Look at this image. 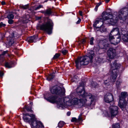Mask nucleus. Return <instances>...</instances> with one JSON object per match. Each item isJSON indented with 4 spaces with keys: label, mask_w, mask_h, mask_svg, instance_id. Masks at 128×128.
Returning <instances> with one entry per match:
<instances>
[{
    "label": "nucleus",
    "mask_w": 128,
    "mask_h": 128,
    "mask_svg": "<svg viewBox=\"0 0 128 128\" xmlns=\"http://www.w3.org/2000/svg\"><path fill=\"white\" fill-rule=\"evenodd\" d=\"M42 12L45 15L48 16L50 15L52 13L51 9L50 8H48L46 10L42 11Z\"/></svg>",
    "instance_id": "obj_21"
},
{
    "label": "nucleus",
    "mask_w": 128,
    "mask_h": 128,
    "mask_svg": "<svg viewBox=\"0 0 128 128\" xmlns=\"http://www.w3.org/2000/svg\"><path fill=\"white\" fill-rule=\"evenodd\" d=\"M94 40V38L93 37H92L90 38V44L91 45H92L94 44L93 41Z\"/></svg>",
    "instance_id": "obj_36"
},
{
    "label": "nucleus",
    "mask_w": 128,
    "mask_h": 128,
    "mask_svg": "<svg viewBox=\"0 0 128 128\" xmlns=\"http://www.w3.org/2000/svg\"><path fill=\"white\" fill-rule=\"evenodd\" d=\"M120 126L119 123H116L112 125V128H120Z\"/></svg>",
    "instance_id": "obj_32"
},
{
    "label": "nucleus",
    "mask_w": 128,
    "mask_h": 128,
    "mask_svg": "<svg viewBox=\"0 0 128 128\" xmlns=\"http://www.w3.org/2000/svg\"><path fill=\"white\" fill-rule=\"evenodd\" d=\"M72 82H77L79 80V78L78 77L76 76H75L73 78L72 80Z\"/></svg>",
    "instance_id": "obj_30"
},
{
    "label": "nucleus",
    "mask_w": 128,
    "mask_h": 128,
    "mask_svg": "<svg viewBox=\"0 0 128 128\" xmlns=\"http://www.w3.org/2000/svg\"><path fill=\"white\" fill-rule=\"evenodd\" d=\"M53 25L52 21L50 19H48L46 22L40 26V29L47 32L48 34H50L52 32Z\"/></svg>",
    "instance_id": "obj_5"
},
{
    "label": "nucleus",
    "mask_w": 128,
    "mask_h": 128,
    "mask_svg": "<svg viewBox=\"0 0 128 128\" xmlns=\"http://www.w3.org/2000/svg\"><path fill=\"white\" fill-rule=\"evenodd\" d=\"M121 82L119 80H118L116 82V84L117 88H118L119 86L120 85Z\"/></svg>",
    "instance_id": "obj_40"
},
{
    "label": "nucleus",
    "mask_w": 128,
    "mask_h": 128,
    "mask_svg": "<svg viewBox=\"0 0 128 128\" xmlns=\"http://www.w3.org/2000/svg\"><path fill=\"white\" fill-rule=\"evenodd\" d=\"M101 4V3L100 2L98 3L95 7V8L94 9L96 11H97L98 10V6H100Z\"/></svg>",
    "instance_id": "obj_35"
},
{
    "label": "nucleus",
    "mask_w": 128,
    "mask_h": 128,
    "mask_svg": "<svg viewBox=\"0 0 128 128\" xmlns=\"http://www.w3.org/2000/svg\"><path fill=\"white\" fill-rule=\"evenodd\" d=\"M37 38V36H31L29 39V41L30 42H35L34 40H36Z\"/></svg>",
    "instance_id": "obj_25"
},
{
    "label": "nucleus",
    "mask_w": 128,
    "mask_h": 128,
    "mask_svg": "<svg viewBox=\"0 0 128 128\" xmlns=\"http://www.w3.org/2000/svg\"><path fill=\"white\" fill-rule=\"evenodd\" d=\"M128 15V8H125L121 9L119 12L118 17L121 20H124Z\"/></svg>",
    "instance_id": "obj_10"
},
{
    "label": "nucleus",
    "mask_w": 128,
    "mask_h": 128,
    "mask_svg": "<svg viewBox=\"0 0 128 128\" xmlns=\"http://www.w3.org/2000/svg\"><path fill=\"white\" fill-rule=\"evenodd\" d=\"M122 38L124 42H128V33L124 34V32H122L121 34Z\"/></svg>",
    "instance_id": "obj_20"
},
{
    "label": "nucleus",
    "mask_w": 128,
    "mask_h": 128,
    "mask_svg": "<svg viewBox=\"0 0 128 128\" xmlns=\"http://www.w3.org/2000/svg\"><path fill=\"white\" fill-rule=\"evenodd\" d=\"M23 115L24 116H30L31 118V119H34L35 118V116L32 114H29L28 113H23Z\"/></svg>",
    "instance_id": "obj_26"
},
{
    "label": "nucleus",
    "mask_w": 128,
    "mask_h": 128,
    "mask_svg": "<svg viewBox=\"0 0 128 128\" xmlns=\"http://www.w3.org/2000/svg\"><path fill=\"white\" fill-rule=\"evenodd\" d=\"M13 62H6L5 64L6 67L10 68L13 66Z\"/></svg>",
    "instance_id": "obj_22"
},
{
    "label": "nucleus",
    "mask_w": 128,
    "mask_h": 128,
    "mask_svg": "<svg viewBox=\"0 0 128 128\" xmlns=\"http://www.w3.org/2000/svg\"><path fill=\"white\" fill-rule=\"evenodd\" d=\"M6 26V24H3L2 22H1L0 23V27H4Z\"/></svg>",
    "instance_id": "obj_46"
},
{
    "label": "nucleus",
    "mask_w": 128,
    "mask_h": 128,
    "mask_svg": "<svg viewBox=\"0 0 128 128\" xmlns=\"http://www.w3.org/2000/svg\"><path fill=\"white\" fill-rule=\"evenodd\" d=\"M109 38L110 43L114 45L117 44L120 41V35L116 36L114 38L112 34H109Z\"/></svg>",
    "instance_id": "obj_11"
},
{
    "label": "nucleus",
    "mask_w": 128,
    "mask_h": 128,
    "mask_svg": "<svg viewBox=\"0 0 128 128\" xmlns=\"http://www.w3.org/2000/svg\"><path fill=\"white\" fill-rule=\"evenodd\" d=\"M54 74V73L53 72L52 74H49L47 77V80L48 81H50L52 80L55 77V75Z\"/></svg>",
    "instance_id": "obj_23"
},
{
    "label": "nucleus",
    "mask_w": 128,
    "mask_h": 128,
    "mask_svg": "<svg viewBox=\"0 0 128 128\" xmlns=\"http://www.w3.org/2000/svg\"><path fill=\"white\" fill-rule=\"evenodd\" d=\"M109 108L112 117L116 116L118 114V106L112 105L110 106Z\"/></svg>",
    "instance_id": "obj_13"
},
{
    "label": "nucleus",
    "mask_w": 128,
    "mask_h": 128,
    "mask_svg": "<svg viewBox=\"0 0 128 128\" xmlns=\"http://www.w3.org/2000/svg\"><path fill=\"white\" fill-rule=\"evenodd\" d=\"M14 15L12 14H10L7 16V18L8 19H13L14 18Z\"/></svg>",
    "instance_id": "obj_33"
},
{
    "label": "nucleus",
    "mask_w": 128,
    "mask_h": 128,
    "mask_svg": "<svg viewBox=\"0 0 128 128\" xmlns=\"http://www.w3.org/2000/svg\"><path fill=\"white\" fill-rule=\"evenodd\" d=\"M84 100L83 99H80L76 98H74L72 100V104L76 105L78 104L79 102L82 104L84 105V104L82 103V102Z\"/></svg>",
    "instance_id": "obj_19"
},
{
    "label": "nucleus",
    "mask_w": 128,
    "mask_h": 128,
    "mask_svg": "<svg viewBox=\"0 0 128 128\" xmlns=\"http://www.w3.org/2000/svg\"><path fill=\"white\" fill-rule=\"evenodd\" d=\"M86 42V40L84 39H83L82 40V43H84L85 42Z\"/></svg>",
    "instance_id": "obj_55"
},
{
    "label": "nucleus",
    "mask_w": 128,
    "mask_h": 128,
    "mask_svg": "<svg viewBox=\"0 0 128 128\" xmlns=\"http://www.w3.org/2000/svg\"><path fill=\"white\" fill-rule=\"evenodd\" d=\"M25 108L28 112H33V111L32 110H31V107L25 106Z\"/></svg>",
    "instance_id": "obj_34"
},
{
    "label": "nucleus",
    "mask_w": 128,
    "mask_h": 128,
    "mask_svg": "<svg viewBox=\"0 0 128 128\" xmlns=\"http://www.w3.org/2000/svg\"><path fill=\"white\" fill-rule=\"evenodd\" d=\"M87 55L83 57L78 58L75 61L76 68H79L82 65H86L90 62H92L94 55V52L92 50L87 52Z\"/></svg>",
    "instance_id": "obj_3"
},
{
    "label": "nucleus",
    "mask_w": 128,
    "mask_h": 128,
    "mask_svg": "<svg viewBox=\"0 0 128 128\" xmlns=\"http://www.w3.org/2000/svg\"><path fill=\"white\" fill-rule=\"evenodd\" d=\"M110 79H108V80H105L104 82V84L107 86L109 85L110 84V83H112V84L113 83H112L111 82H110Z\"/></svg>",
    "instance_id": "obj_28"
},
{
    "label": "nucleus",
    "mask_w": 128,
    "mask_h": 128,
    "mask_svg": "<svg viewBox=\"0 0 128 128\" xmlns=\"http://www.w3.org/2000/svg\"><path fill=\"white\" fill-rule=\"evenodd\" d=\"M3 74L2 72L0 71V76H2L3 75Z\"/></svg>",
    "instance_id": "obj_52"
},
{
    "label": "nucleus",
    "mask_w": 128,
    "mask_h": 128,
    "mask_svg": "<svg viewBox=\"0 0 128 128\" xmlns=\"http://www.w3.org/2000/svg\"><path fill=\"white\" fill-rule=\"evenodd\" d=\"M92 85L93 87H94V88H96L98 86V84L96 82H93V83H92Z\"/></svg>",
    "instance_id": "obj_43"
},
{
    "label": "nucleus",
    "mask_w": 128,
    "mask_h": 128,
    "mask_svg": "<svg viewBox=\"0 0 128 128\" xmlns=\"http://www.w3.org/2000/svg\"><path fill=\"white\" fill-rule=\"evenodd\" d=\"M42 6L41 5H39L34 10H38L40 8H42Z\"/></svg>",
    "instance_id": "obj_47"
},
{
    "label": "nucleus",
    "mask_w": 128,
    "mask_h": 128,
    "mask_svg": "<svg viewBox=\"0 0 128 128\" xmlns=\"http://www.w3.org/2000/svg\"><path fill=\"white\" fill-rule=\"evenodd\" d=\"M70 114V112H68L67 113V115L68 116H69Z\"/></svg>",
    "instance_id": "obj_51"
},
{
    "label": "nucleus",
    "mask_w": 128,
    "mask_h": 128,
    "mask_svg": "<svg viewBox=\"0 0 128 128\" xmlns=\"http://www.w3.org/2000/svg\"><path fill=\"white\" fill-rule=\"evenodd\" d=\"M81 19H79L78 21L76 22V23L77 24H79L80 23V22H81Z\"/></svg>",
    "instance_id": "obj_49"
},
{
    "label": "nucleus",
    "mask_w": 128,
    "mask_h": 128,
    "mask_svg": "<svg viewBox=\"0 0 128 128\" xmlns=\"http://www.w3.org/2000/svg\"><path fill=\"white\" fill-rule=\"evenodd\" d=\"M120 65L117 63L116 61H114L111 65V70L112 71L110 78V82L112 83L114 82L118 74L119 71L118 69L120 68Z\"/></svg>",
    "instance_id": "obj_4"
},
{
    "label": "nucleus",
    "mask_w": 128,
    "mask_h": 128,
    "mask_svg": "<svg viewBox=\"0 0 128 128\" xmlns=\"http://www.w3.org/2000/svg\"><path fill=\"white\" fill-rule=\"evenodd\" d=\"M110 0H105L106 2V3H108Z\"/></svg>",
    "instance_id": "obj_56"
},
{
    "label": "nucleus",
    "mask_w": 128,
    "mask_h": 128,
    "mask_svg": "<svg viewBox=\"0 0 128 128\" xmlns=\"http://www.w3.org/2000/svg\"><path fill=\"white\" fill-rule=\"evenodd\" d=\"M41 18V17H38L36 18V19L38 20H39Z\"/></svg>",
    "instance_id": "obj_54"
},
{
    "label": "nucleus",
    "mask_w": 128,
    "mask_h": 128,
    "mask_svg": "<svg viewBox=\"0 0 128 128\" xmlns=\"http://www.w3.org/2000/svg\"><path fill=\"white\" fill-rule=\"evenodd\" d=\"M44 98L48 101L51 103H56L58 104V107L60 108L61 98H59L56 96L51 95L47 98H46L44 96Z\"/></svg>",
    "instance_id": "obj_8"
},
{
    "label": "nucleus",
    "mask_w": 128,
    "mask_h": 128,
    "mask_svg": "<svg viewBox=\"0 0 128 128\" xmlns=\"http://www.w3.org/2000/svg\"><path fill=\"white\" fill-rule=\"evenodd\" d=\"M119 31L118 28H114L111 31L110 34H112V36H118L120 35Z\"/></svg>",
    "instance_id": "obj_18"
},
{
    "label": "nucleus",
    "mask_w": 128,
    "mask_h": 128,
    "mask_svg": "<svg viewBox=\"0 0 128 128\" xmlns=\"http://www.w3.org/2000/svg\"><path fill=\"white\" fill-rule=\"evenodd\" d=\"M29 18V16L28 14L24 15L23 17V21L25 23L28 22V19Z\"/></svg>",
    "instance_id": "obj_24"
},
{
    "label": "nucleus",
    "mask_w": 128,
    "mask_h": 128,
    "mask_svg": "<svg viewBox=\"0 0 128 128\" xmlns=\"http://www.w3.org/2000/svg\"><path fill=\"white\" fill-rule=\"evenodd\" d=\"M128 100L126 102V100L123 103V105H122L123 107H120L122 109L124 108H126V106H128Z\"/></svg>",
    "instance_id": "obj_31"
},
{
    "label": "nucleus",
    "mask_w": 128,
    "mask_h": 128,
    "mask_svg": "<svg viewBox=\"0 0 128 128\" xmlns=\"http://www.w3.org/2000/svg\"><path fill=\"white\" fill-rule=\"evenodd\" d=\"M23 119L26 122H30L32 121L31 126L32 128H44L42 124L40 121L36 120L34 119L28 118L26 116H24Z\"/></svg>",
    "instance_id": "obj_6"
},
{
    "label": "nucleus",
    "mask_w": 128,
    "mask_h": 128,
    "mask_svg": "<svg viewBox=\"0 0 128 128\" xmlns=\"http://www.w3.org/2000/svg\"><path fill=\"white\" fill-rule=\"evenodd\" d=\"M100 45V48H101L106 49L110 47L108 42L106 39L101 40Z\"/></svg>",
    "instance_id": "obj_15"
},
{
    "label": "nucleus",
    "mask_w": 128,
    "mask_h": 128,
    "mask_svg": "<svg viewBox=\"0 0 128 128\" xmlns=\"http://www.w3.org/2000/svg\"><path fill=\"white\" fill-rule=\"evenodd\" d=\"M65 123L63 121H60L58 124V126L59 128H60L62 127Z\"/></svg>",
    "instance_id": "obj_29"
},
{
    "label": "nucleus",
    "mask_w": 128,
    "mask_h": 128,
    "mask_svg": "<svg viewBox=\"0 0 128 128\" xmlns=\"http://www.w3.org/2000/svg\"><path fill=\"white\" fill-rule=\"evenodd\" d=\"M82 12L81 11H79L80 15L81 16H82Z\"/></svg>",
    "instance_id": "obj_50"
},
{
    "label": "nucleus",
    "mask_w": 128,
    "mask_h": 128,
    "mask_svg": "<svg viewBox=\"0 0 128 128\" xmlns=\"http://www.w3.org/2000/svg\"><path fill=\"white\" fill-rule=\"evenodd\" d=\"M60 56V54L56 53L54 56L53 58L54 59H56L57 58Z\"/></svg>",
    "instance_id": "obj_37"
},
{
    "label": "nucleus",
    "mask_w": 128,
    "mask_h": 128,
    "mask_svg": "<svg viewBox=\"0 0 128 128\" xmlns=\"http://www.w3.org/2000/svg\"><path fill=\"white\" fill-rule=\"evenodd\" d=\"M100 28V31L102 32H104L105 31V28H104V26H102Z\"/></svg>",
    "instance_id": "obj_42"
},
{
    "label": "nucleus",
    "mask_w": 128,
    "mask_h": 128,
    "mask_svg": "<svg viewBox=\"0 0 128 128\" xmlns=\"http://www.w3.org/2000/svg\"><path fill=\"white\" fill-rule=\"evenodd\" d=\"M116 50L112 48H110L107 51V55L110 58H113L116 54Z\"/></svg>",
    "instance_id": "obj_14"
},
{
    "label": "nucleus",
    "mask_w": 128,
    "mask_h": 128,
    "mask_svg": "<svg viewBox=\"0 0 128 128\" xmlns=\"http://www.w3.org/2000/svg\"><path fill=\"white\" fill-rule=\"evenodd\" d=\"M14 33L12 32L10 35L9 37L8 38V43L9 46H11L14 42Z\"/></svg>",
    "instance_id": "obj_17"
},
{
    "label": "nucleus",
    "mask_w": 128,
    "mask_h": 128,
    "mask_svg": "<svg viewBox=\"0 0 128 128\" xmlns=\"http://www.w3.org/2000/svg\"><path fill=\"white\" fill-rule=\"evenodd\" d=\"M102 18H99L96 20L93 26L94 29L96 30L97 28H99L102 26V25L104 23L105 24H110L112 25L115 24L118 20V17L112 18V15L110 13L104 12L102 14Z\"/></svg>",
    "instance_id": "obj_1"
},
{
    "label": "nucleus",
    "mask_w": 128,
    "mask_h": 128,
    "mask_svg": "<svg viewBox=\"0 0 128 128\" xmlns=\"http://www.w3.org/2000/svg\"><path fill=\"white\" fill-rule=\"evenodd\" d=\"M12 19H9L8 20V23L10 24L13 23L14 21L12 20Z\"/></svg>",
    "instance_id": "obj_44"
},
{
    "label": "nucleus",
    "mask_w": 128,
    "mask_h": 128,
    "mask_svg": "<svg viewBox=\"0 0 128 128\" xmlns=\"http://www.w3.org/2000/svg\"><path fill=\"white\" fill-rule=\"evenodd\" d=\"M72 122H78L77 119L76 118H72L71 120Z\"/></svg>",
    "instance_id": "obj_41"
},
{
    "label": "nucleus",
    "mask_w": 128,
    "mask_h": 128,
    "mask_svg": "<svg viewBox=\"0 0 128 128\" xmlns=\"http://www.w3.org/2000/svg\"><path fill=\"white\" fill-rule=\"evenodd\" d=\"M50 90L52 94H56L61 96H63L65 94V89L62 88L58 86H53L50 88Z\"/></svg>",
    "instance_id": "obj_7"
},
{
    "label": "nucleus",
    "mask_w": 128,
    "mask_h": 128,
    "mask_svg": "<svg viewBox=\"0 0 128 128\" xmlns=\"http://www.w3.org/2000/svg\"><path fill=\"white\" fill-rule=\"evenodd\" d=\"M72 104V100L67 97H65L64 98H61L60 106V108H63L65 106H70Z\"/></svg>",
    "instance_id": "obj_9"
},
{
    "label": "nucleus",
    "mask_w": 128,
    "mask_h": 128,
    "mask_svg": "<svg viewBox=\"0 0 128 128\" xmlns=\"http://www.w3.org/2000/svg\"><path fill=\"white\" fill-rule=\"evenodd\" d=\"M20 6L21 8L24 9H27L28 8V5L25 6Z\"/></svg>",
    "instance_id": "obj_38"
},
{
    "label": "nucleus",
    "mask_w": 128,
    "mask_h": 128,
    "mask_svg": "<svg viewBox=\"0 0 128 128\" xmlns=\"http://www.w3.org/2000/svg\"><path fill=\"white\" fill-rule=\"evenodd\" d=\"M62 53L64 55H65L67 52V51L66 50H62L61 51Z\"/></svg>",
    "instance_id": "obj_45"
},
{
    "label": "nucleus",
    "mask_w": 128,
    "mask_h": 128,
    "mask_svg": "<svg viewBox=\"0 0 128 128\" xmlns=\"http://www.w3.org/2000/svg\"><path fill=\"white\" fill-rule=\"evenodd\" d=\"M1 4L2 5H4L5 4V2L4 1L2 2H1Z\"/></svg>",
    "instance_id": "obj_53"
},
{
    "label": "nucleus",
    "mask_w": 128,
    "mask_h": 128,
    "mask_svg": "<svg viewBox=\"0 0 128 128\" xmlns=\"http://www.w3.org/2000/svg\"><path fill=\"white\" fill-rule=\"evenodd\" d=\"M105 102L108 103L112 102L113 100V97L112 94L110 93H107L104 96Z\"/></svg>",
    "instance_id": "obj_16"
},
{
    "label": "nucleus",
    "mask_w": 128,
    "mask_h": 128,
    "mask_svg": "<svg viewBox=\"0 0 128 128\" xmlns=\"http://www.w3.org/2000/svg\"><path fill=\"white\" fill-rule=\"evenodd\" d=\"M82 114H80L79 116L78 119H77L78 122L80 121H82Z\"/></svg>",
    "instance_id": "obj_39"
},
{
    "label": "nucleus",
    "mask_w": 128,
    "mask_h": 128,
    "mask_svg": "<svg viewBox=\"0 0 128 128\" xmlns=\"http://www.w3.org/2000/svg\"><path fill=\"white\" fill-rule=\"evenodd\" d=\"M97 61L99 62L102 63L104 62V58L102 57L99 56L98 58Z\"/></svg>",
    "instance_id": "obj_27"
},
{
    "label": "nucleus",
    "mask_w": 128,
    "mask_h": 128,
    "mask_svg": "<svg viewBox=\"0 0 128 128\" xmlns=\"http://www.w3.org/2000/svg\"><path fill=\"white\" fill-rule=\"evenodd\" d=\"M127 95V93L126 92H122L121 93V96L119 97V101L118 105L119 106L123 107V103L126 101L125 98Z\"/></svg>",
    "instance_id": "obj_12"
},
{
    "label": "nucleus",
    "mask_w": 128,
    "mask_h": 128,
    "mask_svg": "<svg viewBox=\"0 0 128 128\" xmlns=\"http://www.w3.org/2000/svg\"><path fill=\"white\" fill-rule=\"evenodd\" d=\"M8 51L7 50L6 51H4L1 54V55H4L5 54H7L8 53Z\"/></svg>",
    "instance_id": "obj_48"
},
{
    "label": "nucleus",
    "mask_w": 128,
    "mask_h": 128,
    "mask_svg": "<svg viewBox=\"0 0 128 128\" xmlns=\"http://www.w3.org/2000/svg\"><path fill=\"white\" fill-rule=\"evenodd\" d=\"M76 92L80 96L83 98L84 100L82 102L85 106L94 105V96L90 93H86L84 86L80 85L77 88Z\"/></svg>",
    "instance_id": "obj_2"
}]
</instances>
